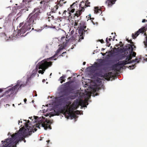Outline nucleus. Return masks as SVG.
Returning a JSON list of instances; mask_svg holds the SVG:
<instances>
[{"label":"nucleus","instance_id":"obj_52","mask_svg":"<svg viewBox=\"0 0 147 147\" xmlns=\"http://www.w3.org/2000/svg\"><path fill=\"white\" fill-rule=\"evenodd\" d=\"M71 78V77H69L68 78V80H70Z\"/></svg>","mask_w":147,"mask_h":147},{"label":"nucleus","instance_id":"obj_31","mask_svg":"<svg viewBox=\"0 0 147 147\" xmlns=\"http://www.w3.org/2000/svg\"><path fill=\"white\" fill-rule=\"evenodd\" d=\"M37 130V129L36 128H34V129H33L32 131H29V135H30L32 134V132H34V131H36Z\"/></svg>","mask_w":147,"mask_h":147},{"label":"nucleus","instance_id":"obj_49","mask_svg":"<svg viewBox=\"0 0 147 147\" xmlns=\"http://www.w3.org/2000/svg\"><path fill=\"white\" fill-rule=\"evenodd\" d=\"M66 53V52H65H65H63V53H62V55H63V54H64Z\"/></svg>","mask_w":147,"mask_h":147},{"label":"nucleus","instance_id":"obj_19","mask_svg":"<svg viewBox=\"0 0 147 147\" xmlns=\"http://www.w3.org/2000/svg\"><path fill=\"white\" fill-rule=\"evenodd\" d=\"M116 0H107L106 3L109 7H111L115 3Z\"/></svg>","mask_w":147,"mask_h":147},{"label":"nucleus","instance_id":"obj_42","mask_svg":"<svg viewBox=\"0 0 147 147\" xmlns=\"http://www.w3.org/2000/svg\"><path fill=\"white\" fill-rule=\"evenodd\" d=\"M129 67H130V68L131 67L132 68V69H133L134 68V65L132 66H129Z\"/></svg>","mask_w":147,"mask_h":147},{"label":"nucleus","instance_id":"obj_50","mask_svg":"<svg viewBox=\"0 0 147 147\" xmlns=\"http://www.w3.org/2000/svg\"><path fill=\"white\" fill-rule=\"evenodd\" d=\"M86 63V62H84L83 63V65H85V64Z\"/></svg>","mask_w":147,"mask_h":147},{"label":"nucleus","instance_id":"obj_16","mask_svg":"<svg viewBox=\"0 0 147 147\" xmlns=\"http://www.w3.org/2000/svg\"><path fill=\"white\" fill-rule=\"evenodd\" d=\"M120 50L122 53L124 52V53L122 55V56L123 58H124L128 55L129 53L127 51H129V49L127 48V47H126L125 48L120 49Z\"/></svg>","mask_w":147,"mask_h":147},{"label":"nucleus","instance_id":"obj_33","mask_svg":"<svg viewBox=\"0 0 147 147\" xmlns=\"http://www.w3.org/2000/svg\"><path fill=\"white\" fill-rule=\"evenodd\" d=\"M145 46L147 47V36L146 37V40L144 42Z\"/></svg>","mask_w":147,"mask_h":147},{"label":"nucleus","instance_id":"obj_64","mask_svg":"<svg viewBox=\"0 0 147 147\" xmlns=\"http://www.w3.org/2000/svg\"><path fill=\"white\" fill-rule=\"evenodd\" d=\"M146 21L147 22V20H146Z\"/></svg>","mask_w":147,"mask_h":147},{"label":"nucleus","instance_id":"obj_48","mask_svg":"<svg viewBox=\"0 0 147 147\" xmlns=\"http://www.w3.org/2000/svg\"><path fill=\"white\" fill-rule=\"evenodd\" d=\"M88 18H89L90 19H91V16H88Z\"/></svg>","mask_w":147,"mask_h":147},{"label":"nucleus","instance_id":"obj_11","mask_svg":"<svg viewBox=\"0 0 147 147\" xmlns=\"http://www.w3.org/2000/svg\"><path fill=\"white\" fill-rule=\"evenodd\" d=\"M96 74L97 76L101 78H104L105 79L109 80L111 78L112 76L113 73L112 72H109L108 73H106L103 75L100 73H97Z\"/></svg>","mask_w":147,"mask_h":147},{"label":"nucleus","instance_id":"obj_5","mask_svg":"<svg viewBox=\"0 0 147 147\" xmlns=\"http://www.w3.org/2000/svg\"><path fill=\"white\" fill-rule=\"evenodd\" d=\"M86 26H84L82 28H80L78 30V33H75L73 36L69 38V41H74L76 42H80L82 39H84L85 33L88 34V33L87 30H85L84 29L86 28Z\"/></svg>","mask_w":147,"mask_h":147},{"label":"nucleus","instance_id":"obj_12","mask_svg":"<svg viewBox=\"0 0 147 147\" xmlns=\"http://www.w3.org/2000/svg\"><path fill=\"white\" fill-rule=\"evenodd\" d=\"M147 28V27L146 26L143 28H142L135 32L134 34H132V36L133 38H136V37L140 34H143L146 31V29Z\"/></svg>","mask_w":147,"mask_h":147},{"label":"nucleus","instance_id":"obj_18","mask_svg":"<svg viewBox=\"0 0 147 147\" xmlns=\"http://www.w3.org/2000/svg\"><path fill=\"white\" fill-rule=\"evenodd\" d=\"M115 38V36L113 37V38H112L111 36H110L109 37V38H106V42L107 44V46L108 47H110L111 45V43H110V41H111V40H112L113 41H114V40Z\"/></svg>","mask_w":147,"mask_h":147},{"label":"nucleus","instance_id":"obj_41","mask_svg":"<svg viewBox=\"0 0 147 147\" xmlns=\"http://www.w3.org/2000/svg\"><path fill=\"white\" fill-rule=\"evenodd\" d=\"M76 21H75V24H74V26H77L78 25V23L77 22H76Z\"/></svg>","mask_w":147,"mask_h":147},{"label":"nucleus","instance_id":"obj_29","mask_svg":"<svg viewBox=\"0 0 147 147\" xmlns=\"http://www.w3.org/2000/svg\"><path fill=\"white\" fill-rule=\"evenodd\" d=\"M59 102L61 103H63L65 101V98L63 97L59 99Z\"/></svg>","mask_w":147,"mask_h":147},{"label":"nucleus","instance_id":"obj_46","mask_svg":"<svg viewBox=\"0 0 147 147\" xmlns=\"http://www.w3.org/2000/svg\"><path fill=\"white\" fill-rule=\"evenodd\" d=\"M50 140H48L47 141V142L48 144L50 142Z\"/></svg>","mask_w":147,"mask_h":147},{"label":"nucleus","instance_id":"obj_2","mask_svg":"<svg viewBox=\"0 0 147 147\" xmlns=\"http://www.w3.org/2000/svg\"><path fill=\"white\" fill-rule=\"evenodd\" d=\"M26 133V129L24 128H20L17 133L13 134L11 138L6 139L5 141H2V144H7V146H10L13 143L15 144H17L19 141H21L24 140V137Z\"/></svg>","mask_w":147,"mask_h":147},{"label":"nucleus","instance_id":"obj_47","mask_svg":"<svg viewBox=\"0 0 147 147\" xmlns=\"http://www.w3.org/2000/svg\"><path fill=\"white\" fill-rule=\"evenodd\" d=\"M101 53V54H102V55H103V56H104V55H105V53Z\"/></svg>","mask_w":147,"mask_h":147},{"label":"nucleus","instance_id":"obj_63","mask_svg":"<svg viewBox=\"0 0 147 147\" xmlns=\"http://www.w3.org/2000/svg\"><path fill=\"white\" fill-rule=\"evenodd\" d=\"M13 106H14V104H13Z\"/></svg>","mask_w":147,"mask_h":147},{"label":"nucleus","instance_id":"obj_28","mask_svg":"<svg viewBox=\"0 0 147 147\" xmlns=\"http://www.w3.org/2000/svg\"><path fill=\"white\" fill-rule=\"evenodd\" d=\"M47 13V14L49 16V17H48V18L49 19V21H50L51 19V20L53 19L54 18V17L53 16H51L49 13Z\"/></svg>","mask_w":147,"mask_h":147},{"label":"nucleus","instance_id":"obj_59","mask_svg":"<svg viewBox=\"0 0 147 147\" xmlns=\"http://www.w3.org/2000/svg\"><path fill=\"white\" fill-rule=\"evenodd\" d=\"M61 56H63V55H61Z\"/></svg>","mask_w":147,"mask_h":147},{"label":"nucleus","instance_id":"obj_22","mask_svg":"<svg viewBox=\"0 0 147 147\" xmlns=\"http://www.w3.org/2000/svg\"><path fill=\"white\" fill-rule=\"evenodd\" d=\"M73 82V81H69L63 84V85L65 87H68L69 85Z\"/></svg>","mask_w":147,"mask_h":147},{"label":"nucleus","instance_id":"obj_35","mask_svg":"<svg viewBox=\"0 0 147 147\" xmlns=\"http://www.w3.org/2000/svg\"><path fill=\"white\" fill-rule=\"evenodd\" d=\"M136 53L134 52H133V51L132 53V56L134 57H135L136 56Z\"/></svg>","mask_w":147,"mask_h":147},{"label":"nucleus","instance_id":"obj_14","mask_svg":"<svg viewBox=\"0 0 147 147\" xmlns=\"http://www.w3.org/2000/svg\"><path fill=\"white\" fill-rule=\"evenodd\" d=\"M80 111L78 110H77L75 111L74 112H73L72 111L71 112H69L68 114L69 116L72 119H76L78 117V116H77L76 114H80Z\"/></svg>","mask_w":147,"mask_h":147},{"label":"nucleus","instance_id":"obj_3","mask_svg":"<svg viewBox=\"0 0 147 147\" xmlns=\"http://www.w3.org/2000/svg\"><path fill=\"white\" fill-rule=\"evenodd\" d=\"M78 1H76L70 5V7L67 9L68 11L67 15L65 13L67 11L66 10L64 11L62 14V16L65 17H69V18H70L71 16V13L74 12L75 10H77V11H76V13L74 14V16L75 17L76 16L77 17H78L80 16L83 11H81L80 10L78 9Z\"/></svg>","mask_w":147,"mask_h":147},{"label":"nucleus","instance_id":"obj_15","mask_svg":"<svg viewBox=\"0 0 147 147\" xmlns=\"http://www.w3.org/2000/svg\"><path fill=\"white\" fill-rule=\"evenodd\" d=\"M79 103L78 101H75L71 105L69 109L71 111H73L79 107Z\"/></svg>","mask_w":147,"mask_h":147},{"label":"nucleus","instance_id":"obj_38","mask_svg":"<svg viewBox=\"0 0 147 147\" xmlns=\"http://www.w3.org/2000/svg\"><path fill=\"white\" fill-rule=\"evenodd\" d=\"M99 41L101 42V43H103L104 42V40L102 39L101 40H99Z\"/></svg>","mask_w":147,"mask_h":147},{"label":"nucleus","instance_id":"obj_30","mask_svg":"<svg viewBox=\"0 0 147 147\" xmlns=\"http://www.w3.org/2000/svg\"><path fill=\"white\" fill-rule=\"evenodd\" d=\"M132 63L133 62H137V63H138L140 62V60H138L137 58L135 59L134 60H133L131 61Z\"/></svg>","mask_w":147,"mask_h":147},{"label":"nucleus","instance_id":"obj_10","mask_svg":"<svg viewBox=\"0 0 147 147\" xmlns=\"http://www.w3.org/2000/svg\"><path fill=\"white\" fill-rule=\"evenodd\" d=\"M90 3L88 2V0H86L85 2L83 1L81 2L80 3L79 5V9L81 10V11L84 12L85 8L90 6Z\"/></svg>","mask_w":147,"mask_h":147},{"label":"nucleus","instance_id":"obj_26","mask_svg":"<svg viewBox=\"0 0 147 147\" xmlns=\"http://www.w3.org/2000/svg\"><path fill=\"white\" fill-rule=\"evenodd\" d=\"M56 55H53V56H52L50 58H47V59L48 61L52 60L53 59L54 60H56L57 59L56 58H55L56 57Z\"/></svg>","mask_w":147,"mask_h":147},{"label":"nucleus","instance_id":"obj_9","mask_svg":"<svg viewBox=\"0 0 147 147\" xmlns=\"http://www.w3.org/2000/svg\"><path fill=\"white\" fill-rule=\"evenodd\" d=\"M51 122L50 120H46L43 122L41 124H40L38 126V127L40 128V126H42L44 127V129L45 130H47L48 128H49L50 129H51Z\"/></svg>","mask_w":147,"mask_h":147},{"label":"nucleus","instance_id":"obj_43","mask_svg":"<svg viewBox=\"0 0 147 147\" xmlns=\"http://www.w3.org/2000/svg\"><path fill=\"white\" fill-rule=\"evenodd\" d=\"M3 89L0 88V93L2 92L3 91Z\"/></svg>","mask_w":147,"mask_h":147},{"label":"nucleus","instance_id":"obj_57","mask_svg":"<svg viewBox=\"0 0 147 147\" xmlns=\"http://www.w3.org/2000/svg\"><path fill=\"white\" fill-rule=\"evenodd\" d=\"M144 35H146V33H144Z\"/></svg>","mask_w":147,"mask_h":147},{"label":"nucleus","instance_id":"obj_36","mask_svg":"<svg viewBox=\"0 0 147 147\" xmlns=\"http://www.w3.org/2000/svg\"><path fill=\"white\" fill-rule=\"evenodd\" d=\"M119 45H120L121 47H122L123 46V44L122 42H120Z\"/></svg>","mask_w":147,"mask_h":147},{"label":"nucleus","instance_id":"obj_20","mask_svg":"<svg viewBox=\"0 0 147 147\" xmlns=\"http://www.w3.org/2000/svg\"><path fill=\"white\" fill-rule=\"evenodd\" d=\"M78 102L79 103V106L80 105L82 107H86V102L84 101L83 100H81L79 101H78Z\"/></svg>","mask_w":147,"mask_h":147},{"label":"nucleus","instance_id":"obj_54","mask_svg":"<svg viewBox=\"0 0 147 147\" xmlns=\"http://www.w3.org/2000/svg\"><path fill=\"white\" fill-rule=\"evenodd\" d=\"M101 11H102L101 10V9H100V11H99V13H100V12H101Z\"/></svg>","mask_w":147,"mask_h":147},{"label":"nucleus","instance_id":"obj_60","mask_svg":"<svg viewBox=\"0 0 147 147\" xmlns=\"http://www.w3.org/2000/svg\"><path fill=\"white\" fill-rule=\"evenodd\" d=\"M113 34V33H111V34Z\"/></svg>","mask_w":147,"mask_h":147},{"label":"nucleus","instance_id":"obj_21","mask_svg":"<svg viewBox=\"0 0 147 147\" xmlns=\"http://www.w3.org/2000/svg\"><path fill=\"white\" fill-rule=\"evenodd\" d=\"M20 26V25H19ZM22 26H20V27H22ZM22 28H21L18 30V36H17V37H20V36H26V34H25V35H24V33H25L28 30V31H29L31 29V28H30V29H29L27 30L26 32H25L24 33H22V32H19V31L20 30H21V29Z\"/></svg>","mask_w":147,"mask_h":147},{"label":"nucleus","instance_id":"obj_6","mask_svg":"<svg viewBox=\"0 0 147 147\" xmlns=\"http://www.w3.org/2000/svg\"><path fill=\"white\" fill-rule=\"evenodd\" d=\"M26 84H22L19 86V84L17 83L11 88L9 89L8 90L5 91L2 95L0 96V98L4 96H5L7 98L9 97L10 95H13L16 94L18 90L20 89L22 87L26 86Z\"/></svg>","mask_w":147,"mask_h":147},{"label":"nucleus","instance_id":"obj_32","mask_svg":"<svg viewBox=\"0 0 147 147\" xmlns=\"http://www.w3.org/2000/svg\"><path fill=\"white\" fill-rule=\"evenodd\" d=\"M48 26L46 24L44 25L42 27H41V29L40 30L41 31L42 29H43L44 28H48Z\"/></svg>","mask_w":147,"mask_h":147},{"label":"nucleus","instance_id":"obj_23","mask_svg":"<svg viewBox=\"0 0 147 147\" xmlns=\"http://www.w3.org/2000/svg\"><path fill=\"white\" fill-rule=\"evenodd\" d=\"M58 6L57 5H56L54 7L51 9V11L50 13H55L56 10L58 9Z\"/></svg>","mask_w":147,"mask_h":147},{"label":"nucleus","instance_id":"obj_62","mask_svg":"<svg viewBox=\"0 0 147 147\" xmlns=\"http://www.w3.org/2000/svg\"><path fill=\"white\" fill-rule=\"evenodd\" d=\"M24 0H23V1L24 2Z\"/></svg>","mask_w":147,"mask_h":147},{"label":"nucleus","instance_id":"obj_53","mask_svg":"<svg viewBox=\"0 0 147 147\" xmlns=\"http://www.w3.org/2000/svg\"><path fill=\"white\" fill-rule=\"evenodd\" d=\"M105 49L103 48H102V49H101V51H104V50H105Z\"/></svg>","mask_w":147,"mask_h":147},{"label":"nucleus","instance_id":"obj_1","mask_svg":"<svg viewBox=\"0 0 147 147\" xmlns=\"http://www.w3.org/2000/svg\"><path fill=\"white\" fill-rule=\"evenodd\" d=\"M40 3L41 6L35 8L32 12L29 14L26 20L20 24V26H22L19 32L23 33L30 29L32 26L34 21L39 18L40 13H42L40 9L45 10L47 6V4L44 1H41Z\"/></svg>","mask_w":147,"mask_h":147},{"label":"nucleus","instance_id":"obj_4","mask_svg":"<svg viewBox=\"0 0 147 147\" xmlns=\"http://www.w3.org/2000/svg\"><path fill=\"white\" fill-rule=\"evenodd\" d=\"M132 53L131 52V50H129V54L126 56L125 60L121 61L114 65L113 67V69L116 71H119L121 68H123V66L127 64L132 63L131 61H130L132 59Z\"/></svg>","mask_w":147,"mask_h":147},{"label":"nucleus","instance_id":"obj_24","mask_svg":"<svg viewBox=\"0 0 147 147\" xmlns=\"http://www.w3.org/2000/svg\"><path fill=\"white\" fill-rule=\"evenodd\" d=\"M65 76L63 75L61 77L59 78V80H61L60 82V83L62 84L63 82H65Z\"/></svg>","mask_w":147,"mask_h":147},{"label":"nucleus","instance_id":"obj_61","mask_svg":"<svg viewBox=\"0 0 147 147\" xmlns=\"http://www.w3.org/2000/svg\"><path fill=\"white\" fill-rule=\"evenodd\" d=\"M34 121H35V122H36V121L34 120Z\"/></svg>","mask_w":147,"mask_h":147},{"label":"nucleus","instance_id":"obj_37","mask_svg":"<svg viewBox=\"0 0 147 147\" xmlns=\"http://www.w3.org/2000/svg\"><path fill=\"white\" fill-rule=\"evenodd\" d=\"M64 47L63 46H61L59 49L60 50H61L64 49Z\"/></svg>","mask_w":147,"mask_h":147},{"label":"nucleus","instance_id":"obj_51","mask_svg":"<svg viewBox=\"0 0 147 147\" xmlns=\"http://www.w3.org/2000/svg\"><path fill=\"white\" fill-rule=\"evenodd\" d=\"M62 11H59V14H61V13H62Z\"/></svg>","mask_w":147,"mask_h":147},{"label":"nucleus","instance_id":"obj_56","mask_svg":"<svg viewBox=\"0 0 147 147\" xmlns=\"http://www.w3.org/2000/svg\"><path fill=\"white\" fill-rule=\"evenodd\" d=\"M64 1V0H60V1Z\"/></svg>","mask_w":147,"mask_h":147},{"label":"nucleus","instance_id":"obj_55","mask_svg":"<svg viewBox=\"0 0 147 147\" xmlns=\"http://www.w3.org/2000/svg\"><path fill=\"white\" fill-rule=\"evenodd\" d=\"M23 141H24V142H26V140L25 139Z\"/></svg>","mask_w":147,"mask_h":147},{"label":"nucleus","instance_id":"obj_58","mask_svg":"<svg viewBox=\"0 0 147 147\" xmlns=\"http://www.w3.org/2000/svg\"><path fill=\"white\" fill-rule=\"evenodd\" d=\"M33 29H34V28H32V30H31V31L32 30H33Z\"/></svg>","mask_w":147,"mask_h":147},{"label":"nucleus","instance_id":"obj_7","mask_svg":"<svg viewBox=\"0 0 147 147\" xmlns=\"http://www.w3.org/2000/svg\"><path fill=\"white\" fill-rule=\"evenodd\" d=\"M52 65V62H48L45 59H44L38 63L36 66V69H42V70H39L38 72L40 74H43L45 70L51 66Z\"/></svg>","mask_w":147,"mask_h":147},{"label":"nucleus","instance_id":"obj_8","mask_svg":"<svg viewBox=\"0 0 147 147\" xmlns=\"http://www.w3.org/2000/svg\"><path fill=\"white\" fill-rule=\"evenodd\" d=\"M71 29L70 28L69 31H71L69 33V35L67 34L66 37V38L65 39V37L64 36H62L60 42L61 43H62L64 45H66L69 41V38L72 36H73L74 35V30H71Z\"/></svg>","mask_w":147,"mask_h":147},{"label":"nucleus","instance_id":"obj_25","mask_svg":"<svg viewBox=\"0 0 147 147\" xmlns=\"http://www.w3.org/2000/svg\"><path fill=\"white\" fill-rule=\"evenodd\" d=\"M69 93V92L67 90H64L63 92V94L66 96L68 95Z\"/></svg>","mask_w":147,"mask_h":147},{"label":"nucleus","instance_id":"obj_45","mask_svg":"<svg viewBox=\"0 0 147 147\" xmlns=\"http://www.w3.org/2000/svg\"><path fill=\"white\" fill-rule=\"evenodd\" d=\"M27 101V99L26 98H25L24 99V101L25 102V103H26V102Z\"/></svg>","mask_w":147,"mask_h":147},{"label":"nucleus","instance_id":"obj_27","mask_svg":"<svg viewBox=\"0 0 147 147\" xmlns=\"http://www.w3.org/2000/svg\"><path fill=\"white\" fill-rule=\"evenodd\" d=\"M99 11H100V9H99L98 7H94V13L96 14L99 13Z\"/></svg>","mask_w":147,"mask_h":147},{"label":"nucleus","instance_id":"obj_39","mask_svg":"<svg viewBox=\"0 0 147 147\" xmlns=\"http://www.w3.org/2000/svg\"><path fill=\"white\" fill-rule=\"evenodd\" d=\"M31 79V77H29L28 78L27 80V81H26V83H27L29 81V80H30Z\"/></svg>","mask_w":147,"mask_h":147},{"label":"nucleus","instance_id":"obj_44","mask_svg":"<svg viewBox=\"0 0 147 147\" xmlns=\"http://www.w3.org/2000/svg\"><path fill=\"white\" fill-rule=\"evenodd\" d=\"M146 21V20L145 19H143L142 20V22H144Z\"/></svg>","mask_w":147,"mask_h":147},{"label":"nucleus","instance_id":"obj_40","mask_svg":"<svg viewBox=\"0 0 147 147\" xmlns=\"http://www.w3.org/2000/svg\"><path fill=\"white\" fill-rule=\"evenodd\" d=\"M38 118V117L37 116H34V118L35 120L37 119Z\"/></svg>","mask_w":147,"mask_h":147},{"label":"nucleus","instance_id":"obj_17","mask_svg":"<svg viewBox=\"0 0 147 147\" xmlns=\"http://www.w3.org/2000/svg\"><path fill=\"white\" fill-rule=\"evenodd\" d=\"M102 66V63H96L93 66V67L95 70H99L100 68Z\"/></svg>","mask_w":147,"mask_h":147},{"label":"nucleus","instance_id":"obj_13","mask_svg":"<svg viewBox=\"0 0 147 147\" xmlns=\"http://www.w3.org/2000/svg\"><path fill=\"white\" fill-rule=\"evenodd\" d=\"M127 40L128 42L130 43L131 44H128L126 47H127V48L129 49V50H131V52H132L134 50L133 47L136 48V46L134 45V43L132 42L131 40H129L127 39Z\"/></svg>","mask_w":147,"mask_h":147},{"label":"nucleus","instance_id":"obj_34","mask_svg":"<svg viewBox=\"0 0 147 147\" xmlns=\"http://www.w3.org/2000/svg\"><path fill=\"white\" fill-rule=\"evenodd\" d=\"M30 122V121L29 120H28L27 123H25V126L27 128H28V127L29 125L28 123H29Z\"/></svg>","mask_w":147,"mask_h":147}]
</instances>
